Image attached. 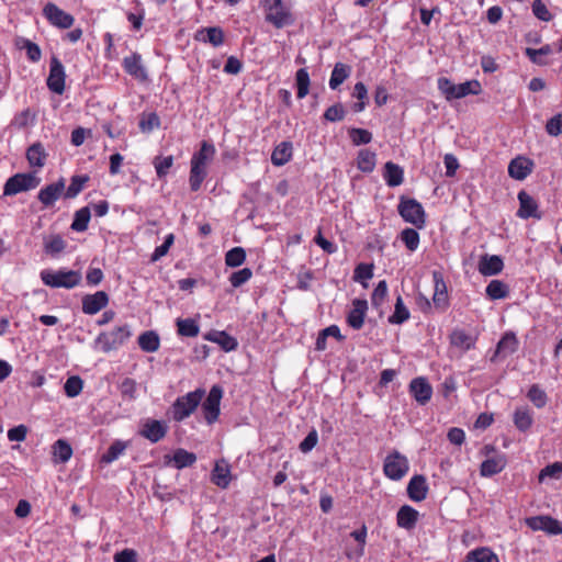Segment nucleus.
I'll list each match as a JSON object with an SVG mask.
<instances>
[{"instance_id":"ddd939ff","label":"nucleus","mask_w":562,"mask_h":562,"mask_svg":"<svg viewBox=\"0 0 562 562\" xmlns=\"http://www.w3.org/2000/svg\"><path fill=\"white\" fill-rule=\"evenodd\" d=\"M368 312V302L364 299H355L351 304V310L347 314L346 322L352 329L359 330L364 325V319Z\"/></svg>"},{"instance_id":"864d4df0","label":"nucleus","mask_w":562,"mask_h":562,"mask_svg":"<svg viewBox=\"0 0 562 562\" xmlns=\"http://www.w3.org/2000/svg\"><path fill=\"white\" fill-rule=\"evenodd\" d=\"M387 283L385 280H381L376 286L374 288L371 294V304L373 307L379 308L383 305L386 296H387Z\"/></svg>"},{"instance_id":"37998d69","label":"nucleus","mask_w":562,"mask_h":562,"mask_svg":"<svg viewBox=\"0 0 562 562\" xmlns=\"http://www.w3.org/2000/svg\"><path fill=\"white\" fill-rule=\"evenodd\" d=\"M215 155L214 145L203 142L199 151L193 154L191 162L207 166Z\"/></svg>"},{"instance_id":"bf43d9fd","label":"nucleus","mask_w":562,"mask_h":562,"mask_svg":"<svg viewBox=\"0 0 562 562\" xmlns=\"http://www.w3.org/2000/svg\"><path fill=\"white\" fill-rule=\"evenodd\" d=\"M153 164H154V167H155L158 178H164L168 175L170 168L173 166V157L172 156H166V157L157 156V157H155Z\"/></svg>"},{"instance_id":"58836bf2","label":"nucleus","mask_w":562,"mask_h":562,"mask_svg":"<svg viewBox=\"0 0 562 562\" xmlns=\"http://www.w3.org/2000/svg\"><path fill=\"white\" fill-rule=\"evenodd\" d=\"M376 165V155L369 149H361L357 157V167L362 172H372Z\"/></svg>"},{"instance_id":"7ed1b4c3","label":"nucleus","mask_w":562,"mask_h":562,"mask_svg":"<svg viewBox=\"0 0 562 562\" xmlns=\"http://www.w3.org/2000/svg\"><path fill=\"white\" fill-rule=\"evenodd\" d=\"M262 8L266 21L274 27L282 29L293 23L292 14L282 0H263Z\"/></svg>"},{"instance_id":"13d9d810","label":"nucleus","mask_w":562,"mask_h":562,"mask_svg":"<svg viewBox=\"0 0 562 562\" xmlns=\"http://www.w3.org/2000/svg\"><path fill=\"white\" fill-rule=\"evenodd\" d=\"M83 387V381L78 375L69 376L64 385L65 393L68 397L78 396Z\"/></svg>"},{"instance_id":"774afa93","label":"nucleus","mask_w":562,"mask_h":562,"mask_svg":"<svg viewBox=\"0 0 562 562\" xmlns=\"http://www.w3.org/2000/svg\"><path fill=\"white\" fill-rule=\"evenodd\" d=\"M546 131L550 136H558L562 134V114L559 113L548 120Z\"/></svg>"},{"instance_id":"f257e3e1","label":"nucleus","mask_w":562,"mask_h":562,"mask_svg":"<svg viewBox=\"0 0 562 562\" xmlns=\"http://www.w3.org/2000/svg\"><path fill=\"white\" fill-rule=\"evenodd\" d=\"M437 86L439 91L448 101L461 99L469 94H479L481 92V83L477 80H468L465 82L454 85L450 79L440 77L437 80Z\"/></svg>"},{"instance_id":"a19ab883","label":"nucleus","mask_w":562,"mask_h":562,"mask_svg":"<svg viewBox=\"0 0 562 562\" xmlns=\"http://www.w3.org/2000/svg\"><path fill=\"white\" fill-rule=\"evenodd\" d=\"M128 447L127 441L123 440H115L112 442V445L109 447L105 453L101 457V462L105 464H110L113 461L117 460L126 450Z\"/></svg>"},{"instance_id":"5701e85b","label":"nucleus","mask_w":562,"mask_h":562,"mask_svg":"<svg viewBox=\"0 0 562 562\" xmlns=\"http://www.w3.org/2000/svg\"><path fill=\"white\" fill-rule=\"evenodd\" d=\"M419 519V513L409 505H403L400 507L396 514V524L400 528L405 530H412L416 527Z\"/></svg>"},{"instance_id":"f8f14e48","label":"nucleus","mask_w":562,"mask_h":562,"mask_svg":"<svg viewBox=\"0 0 562 562\" xmlns=\"http://www.w3.org/2000/svg\"><path fill=\"white\" fill-rule=\"evenodd\" d=\"M526 525L535 531L542 530L554 536L562 533V524L550 516H535L527 518Z\"/></svg>"},{"instance_id":"f03ea898","label":"nucleus","mask_w":562,"mask_h":562,"mask_svg":"<svg viewBox=\"0 0 562 562\" xmlns=\"http://www.w3.org/2000/svg\"><path fill=\"white\" fill-rule=\"evenodd\" d=\"M42 281L50 288L74 289L81 282V273L75 270H43Z\"/></svg>"},{"instance_id":"6ab92c4d","label":"nucleus","mask_w":562,"mask_h":562,"mask_svg":"<svg viewBox=\"0 0 562 562\" xmlns=\"http://www.w3.org/2000/svg\"><path fill=\"white\" fill-rule=\"evenodd\" d=\"M168 427L164 422L147 419L139 431L140 436L153 443L160 441L167 434Z\"/></svg>"},{"instance_id":"9b49d317","label":"nucleus","mask_w":562,"mask_h":562,"mask_svg":"<svg viewBox=\"0 0 562 562\" xmlns=\"http://www.w3.org/2000/svg\"><path fill=\"white\" fill-rule=\"evenodd\" d=\"M222 396L223 390L218 385H214L203 402L202 412L207 424H213L215 420H217Z\"/></svg>"},{"instance_id":"09e8293b","label":"nucleus","mask_w":562,"mask_h":562,"mask_svg":"<svg viewBox=\"0 0 562 562\" xmlns=\"http://www.w3.org/2000/svg\"><path fill=\"white\" fill-rule=\"evenodd\" d=\"M178 333L184 337H196L200 333L198 323L192 318L177 321Z\"/></svg>"},{"instance_id":"4468645a","label":"nucleus","mask_w":562,"mask_h":562,"mask_svg":"<svg viewBox=\"0 0 562 562\" xmlns=\"http://www.w3.org/2000/svg\"><path fill=\"white\" fill-rule=\"evenodd\" d=\"M519 209L517 211V216L522 220L527 218H541V213L539 212L538 202L526 191H520L518 193Z\"/></svg>"},{"instance_id":"2eb2a0df","label":"nucleus","mask_w":562,"mask_h":562,"mask_svg":"<svg viewBox=\"0 0 562 562\" xmlns=\"http://www.w3.org/2000/svg\"><path fill=\"white\" fill-rule=\"evenodd\" d=\"M434 280V294H432V303L434 305L441 310L446 311L449 306V296L447 284L443 280V276L439 271L432 272Z\"/></svg>"},{"instance_id":"603ef678","label":"nucleus","mask_w":562,"mask_h":562,"mask_svg":"<svg viewBox=\"0 0 562 562\" xmlns=\"http://www.w3.org/2000/svg\"><path fill=\"white\" fill-rule=\"evenodd\" d=\"M527 397L537 408H542L548 403L547 393L538 384H532L529 387Z\"/></svg>"},{"instance_id":"0e129e2a","label":"nucleus","mask_w":562,"mask_h":562,"mask_svg":"<svg viewBox=\"0 0 562 562\" xmlns=\"http://www.w3.org/2000/svg\"><path fill=\"white\" fill-rule=\"evenodd\" d=\"M252 277V271L250 268H243L238 271H235L229 277V282L233 288H239L243 284L247 283Z\"/></svg>"},{"instance_id":"c03bdc74","label":"nucleus","mask_w":562,"mask_h":562,"mask_svg":"<svg viewBox=\"0 0 562 562\" xmlns=\"http://www.w3.org/2000/svg\"><path fill=\"white\" fill-rule=\"evenodd\" d=\"M485 292L491 300H502L507 297V295L509 294V289L508 285L503 281L492 280L487 284Z\"/></svg>"},{"instance_id":"423d86ee","label":"nucleus","mask_w":562,"mask_h":562,"mask_svg":"<svg viewBox=\"0 0 562 562\" xmlns=\"http://www.w3.org/2000/svg\"><path fill=\"white\" fill-rule=\"evenodd\" d=\"M204 391L195 390L178 397L172 405V417L177 422L188 418L198 407Z\"/></svg>"},{"instance_id":"c85d7f7f","label":"nucleus","mask_w":562,"mask_h":562,"mask_svg":"<svg viewBox=\"0 0 562 562\" xmlns=\"http://www.w3.org/2000/svg\"><path fill=\"white\" fill-rule=\"evenodd\" d=\"M518 345L519 341L513 331L505 333L497 344L495 357L513 355L518 349Z\"/></svg>"},{"instance_id":"b1692460","label":"nucleus","mask_w":562,"mask_h":562,"mask_svg":"<svg viewBox=\"0 0 562 562\" xmlns=\"http://www.w3.org/2000/svg\"><path fill=\"white\" fill-rule=\"evenodd\" d=\"M504 268L503 259L496 255H484L481 257L477 270L482 276H495Z\"/></svg>"},{"instance_id":"39448f33","label":"nucleus","mask_w":562,"mask_h":562,"mask_svg":"<svg viewBox=\"0 0 562 562\" xmlns=\"http://www.w3.org/2000/svg\"><path fill=\"white\" fill-rule=\"evenodd\" d=\"M131 337L128 325L115 327L113 330L103 331L95 338V345L104 352L116 349Z\"/></svg>"},{"instance_id":"49530a36","label":"nucleus","mask_w":562,"mask_h":562,"mask_svg":"<svg viewBox=\"0 0 562 562\" xmlns=\"http://www.w3.org/2000/svg\"><path fill=\"white\" fill-rule=\"evenodd\" d=\"M90 217L91 211L89 206L79 209L75 213L71 229L75 232H85L88 228Z\"/></svg>"},{"instance_id":"5fc2aeb1","label":"nucleus","mask_w":562,"mask_h":562,"mask_svg":"<svg viewBox=\"0 0 562 562\" xmlns=\"http://www.w3.org/2000/svg\"><path fill=\"white\" fill-rule=\"evenodd\" d=\"M401 240L409 251H415L419 246L420 237L416 229L405 228L401 233Z\"/></svg>"},{"instance_id":"0eeeda50","label":"nucleus","mask_w":562,"mask_h":562,"mask_svg":"<svg viewBox=\"0 0 562 562\" xmlns=\"http://www.w3.org/2000/svg\"><path fill=\"white\" fill-rule=\"evenodd\" d=\"M408 470V459L397 450L390 452L385 457L383 463V472L384 475L390 480L400 481L407 474Z\"/></svg>"},{"instance_id":"a18cd8bd","label":"nucleus","mask_w":562,"mask_h":562,"mask_svg":"<svg viewBox=\"0 0 562 562\" xmlns=\"http://www.w3.org/2000/svg\"><path fill=\"white\" fill-rule=\"evenodd\" d=\"M206 167L191 162L189 183L192 191H198L206 177Z\"/></svg>"},{"instance_id":"de8ad7c7","label":"nucleus","mask_w":562,"mask_h":562,"mask_svg":"<svg viewBox=\"0 0 562 562\" xmlns=\"http://www.w3.org/2000/svg\"><path fill=\"white\" fill-rule=\"evenodd\" d=\"M171 461L175 468L183 469L192 465L196 461V456L180 448L173 452Z\"/></svg>"},{"instance_id":"69168bd1","label":"nucleus","mask_w":562,"mask_h":562,"mask_svg":"<svg viewBox=\"0 0 562 562\" xmlns=\"http://www.w3.org/2000/svg\"><path fill=\"white\" fill-rule=\"evenodd\" d=\"M160 126V119L156 113L144 115L139 121V128L144 133H149Z\"/></svg>"},{"instance_id":"6e6d98bb","label":"nucleus","mask_w":562,"mask_h":562,"mask_svg":"<svg viewBox=\"0 0 562 562\" xmlns=\"http://www.w3.org/2000/svg\"><path fill=\"white\" fill-rule=\"evenodd\" d=\"M89 180L87 176H74L71 182L65 191V198L72 199L77 196L85 188L86 182Z\"/></svg>"},{"instance_id":"c9c22d12","label":"nucleus","mask_w":562,"mask_h":562,"mask_svg":"<svg viewBox=\"0 0 562 562\" xmlns=\"http://www.w3.org/2000/svg\"><path fill=\"white\" fill-rule=\"evenodd\" d=\"M205 339L216 342L225 351L235 350L238 346L237 340L226 331H215L209 334L207 336H205Z\"/></svg>"},{"instance_id":"9d476101","label":"nucleus","mask_w":562,"mask_h":562,"mask_svg":"<svg viewBox=\"0 0 562 562\" xmlns=\"http://www.w3.org/2000/svg\"><path fill=\"white\" fill-rule=\"evenodd\" d=\"M43 15L55 27L67 30L74 25L75 18L55 3H47L43 8Z\"/></svg>"},{"instance_id":"8fccbe9b","label":"nucleus","mask_w":562,"mask_h":562,"mask_svg":"<svg viewBox=\"0 0 562 562\" xmlns=\"http://www.w3.org/2000/svg\"><path fill=\"white\" fill-rule=\"evenodd\" d=\"M296 95L299 99H303L308 94L310 91V75L305 68H300L295 75Z\"/></svg>"},{"instance_id":"473e14b6","label":"nucleus","mask_w":562,"mask_h":562,"mask_svg":"<svg viewBox=\"0 0 562 562\" xmlns=\"http://www.w3.org/2000/svg\"><path fill=\"white\" fill-rule=\"evenodd\" d=\"M463 562H499V560L490 548L481 547L468 552Z\"/></svg>"},{"instance_id":"052dcab7","label":"nucleus","mask_w":562,"mask_h":562,"mask_svg":"<svg viewBox=\"0 0 562 562\" xmlns=\"http://www.w3.org/2000/svg\"><path fill=\"white\" fill-rule=\"evenodd\" d=\"M373 277V265L368 263H359L353 273V280L357 282H361L364 288L368 286V284L364 281H368L372 279Z\"/></svg>"},{"instance_id":"1a4fd4ad","label":"nucleus","mask_w":562,"mask_h":562,"mask_svg":"<svg viewBox=\"0 0 562 562\" xmlns=\"http://www.w3.org/2000/svg\"><path fill=\"white\" fill-rule=\"evenodd\" d=\"M65 68L57 56L53 55L49 63V75L46 81L47 87L52 92L63 94L65 91Z\"/></svg>"},{"instance_id":"4c0bfd02","label":"nucleus","mask_w":562,"mask_h":562,"mask_svg":"<svg viewBox=\"0 0 562 562\" xmlns=\"http://www.w3.org/2000/svg\"><path fill=\"white\" fill-rule=\"evenodd\" d=\"M350 72L351 68L348 65L337 63L329 78L330 89L336 90L350 76Z\"/></svg>"},{"instance_id":"79ce46f5","label":"nucleus","mask_w":562,"mask_h":562,"mask_svg":"<svg viewBox=\"0 0 562 562\" xmlns=\"http://www.w3.org/2000/svg\"><path fill=\"white\" fill-rule=\"evenodd\" d=\"M411 317V313L408 308L405 306L404 301L401 295L396 297L394 312L389 316V323L394 325H401L408 321Z\"/></svg>"},{"instance_id":"f704fd0d","label":"nucleus","mask_w":562,"mask_h":562,"mask_svg":"<svg viewBox=\"0 0 562 562\" xmlns=\"http://www.w3.org/2000/svg\"><path fill=\"white\" fill-rule=\"evenodd\" d=\"M506 460L504 457L491 458L482 462L480 473L482 476H492L504 470Z\"/></svg>"},{"instance_id":"e433bc0d","label":"nucleus","mask_w":562,"mask_h":562,"mask_svg":"<svg viewBox=\"0 0 562 562\" xmlns=\"http://www.w3.org/2000/svg\"><path fill=\"white\" fill-rule=\"evenodd\" d=\"M450 342L452 346L467 351L474 347L475 339L464 330L456 329L450 335Z\"/></svg>"},{"instance_id":"393cba45","label":"nucleus","mask_w":562,"mask_h":562,"mask_svg":"<svg viewBox=\"0 0 562 562\" xmlns=\"http://www.w3.org/2000/svg\"><path fill=\"white\" fill-rule=\"evenodd\" d=\"M194 37L196 41L210 43L214 47L221 46L224 43L223 30L217 26L201 29Z\"/></svg>"},{"instance_id":"2f4dec72","label":"nucleus","mask_w":562,"mask_h":562,"mask_svg":"<svg viewBox=\"0 0 562 562\" xmlns=\"http://www.w3.org/2000/svg\"><path fill=\"white\" fill-rule=\"evenodd\" d=\"M350 536L359 543L355 550H347L346 557L349 560H359L364 554V546L367 542V528L362 526L360 529L353 530Z\"/></svg>"},{"instance_id":"bb28decb","label":"nucleus","mask_w":562,"mask_h":562,"mask_svg":"<svg viewBox=\"0 0 562 562\" xmlns=\"http://www.w3.org/2000/svg\"><path fill=\"white\" fill-rule=\"evenodd\" d=\"M513 422L519 431L526 432L533 424L532 412L526 406L517 407L513 414Z\"/></svg>"},{"instance_id":"aec40b11","label":"nucleus","mask_w":562,"mask_h":562,"mask_svg":"<svg viewBox=\"0 0 562 562\" xmlns=\"http://www.w3.org/2000/svg\"><path fill=\"white\" fill-rule=\"evenodd\" d=\"M109 304V295L104 291L88 294L82 299V312L87 315H94Z\"/></svg>"},{"instance_id":"72a5a7b5","label":"nucleus","mask_w":562,"mask_h":562,"mask_svg":"<svg viewBox=\"0 0 562 562\" xmlns=\"http://www.w3.org/2000/svg\"><path fill=\"white\" fill-rule=\"evenodd\" d=\"M138 346L145 352H156L160 347V339L156 331L148 330L139 335Z\"/></svg>"},{"instance_id":"20e7f679","label":"nucleus","mask_w":562,"mask_h":562,"mask_svg":"<svg viewBox=\"0 0 562 562\" xmlns=\"http://www.w3.org/2000/svg\"><path fill=\"white\" fill-rule=\"evenodd\" d=\"M398 214L402 218L417 228H424L426 225V213L423 205L415 199L401 198Z\"/></svg>"},{"instance_id":"4d7b16f0","label":"nucleus","mask_w":562,"mask_h":562,"mask_svg":"<svg viewBox=\"0 0 562 562\" xmlns=\"http://www.w3.org/2000/svg\"><path fill=\"white\" fill-rule=\"evenodd\" d=\"M552 53V49L550 45H544L540 47L539 49L527 47L525 49V54L528 56V58L537 65H546L547 61L543 59L544 56Z\"/></svg>"},{"instance_id":"c756f323","label":"nucleus","mask_w":562,"mask_h":562,"mask_svg":"<svg viewBox=\"0 0 562 562\" xmlns=\"http://www.w3.org/2000/svg\"><path fill=\"white\" fill-rule=\"evenodd\" d=\"M292 143L282 142L274 147L271 154L272 165L280 167L289 162L292 158Z\"/></svg>"},{"instance_id":"338daca9","label":"nucleus","mask_w":562,"mask_h":562,"mask_svg":"<svg viewBox=\"0 0 562 562\" xmlns=\"http://www.w3.org/2000/svg\"><path fill=\"white\" fill-rule=\"evenodd\" d=\"M531 9H532L533 15L543 22H549L553 18L542 0H533L532 4H531Z\"/></svg>"},{"instance_id":"a878e982","label":"nucleus","mask_w":562,"mask_h":562,"mask_svg":"<svg viewBox=\"0 0 562 562\" xmlns=\"http://www.w3.org/2000/svg\"><path fill=\"white\" fill-rule=\"evenodd\" d=\"M65 191V181L63 179L52 183L41 190L38 199L45 205H52Z\"/></svg>"},{"instance_id":"cd10ccee","label":"nucleus","mask_w":562,"mask_h":562,"mask_svg":"<svg viewBox=\"0 0 562 562\" xmlns=\"http://www.w3.org/2000/svg\"><path fill=\"white\" fill-rule=\"evenodd\" d=\"M383 178L389 187H398L404 181V170L398 165L387 161L384 165Z\"/></svg>"},{"instance_id":"412c9836","label":"nucleus","mask_w":562,"mask_h":562,"mask_svg":"<svg viewBox=\"0 0 562 562\" xmlns=\"http://www.w3.org/2000/svg\"><path fill=\"white\" fill-rule=\"evenodd\" d=\"M211 481L217 487L226 490L232 482L231 465L224 459L215 462L211 473Z\"/></svg>"},{"instance_id":"ea45409f","label":"nucleus","mask_w":562,"mask_h":562,"mask_svg":"<svg viewBox=\"0 0 562 562\" xmlns=\"http://www.w3.org/2000/svg\"><path fill=\"white\" fill-rule=\"evenodd\" d=\"M72 456L71 446L64 439H58L53 445V458L56 463H65L70 460Z\"/></svg>"},{"instance_id":"f3484780","label":"nucleus","mask_w":562,"mask_h":562,"mask_svg":"<svg viewBox=\"0 0 562 562\" xmlns=\"http://www.w3.org/2000/svg\"><path fill=\"white\" fill-rule=\"evenodd\" d=\"M409 393L418 404L425 405L431 398L432 387L426 378L418 376L411 381Z\"/></svg>"},{"instance_id":"e2e57ef3","label":"nucleus","mask_w":562,"mask_h":562,"mask_svg":"<svg viewBox=\"0 0 562 562\" xmlns=\"http://www.w3.org/2000/svg\"><path fill=\"white\" fill-rule=\"evenodd\" d=\"M349 136L353 145H366L372 140V134L368 130L364 128H351L349 131Z\"/></svg>"},{"instance_id":"a211bd4d","label":"nucleus","mask_w":562,"mask_h":562,"mask_svg":"<svg viewBox=\"0 0 562 562\" xmlns=\"http://www.w3.org/2000/svg\"><path fill=\"white\" fill-rule=\"evenodd\" d=\"M533 161L525 156H517L508 165V175L515 180H525L533 169Z\"/></svg>"},{"instance_id":"4be33fe9","label":"nucleus","mask_w":562,"mask_h":562,"mask_svg":"<svg viewBox=\"0 0 562 562\" xmlns=\"http://www.w3.org/2000/svg\"><path fill=\"white\" fill-rule=\"evenodd\" d=\"M428 484L424 475H414L407 484V495L414 502L426 499Z\"/></svg>"},{"instance_id":"7c9ffc66","label":"nucleus","mask_w":562,"mask_h":562,"mask_svg":"<svg viewBox=\"0 0 562 562\" xmlns=\"http://www.w3.org/2000/svg\"><path fill=\"white\" fill-rule=\"evenodd\" d=\"M66 247V243L60 235H48L43 237L44 252L50 257H57Z\"/></svg>"},{"instance_id":"680f3d73","label":"nucleus","mask_w":562,"mask_h":562,"mask_svg":"<svg viewBox=\"0 0 562 562\" xmlns=\"http://www.w3.org/2000/svg\"><path fill=\"white\" fill-rule=\"evenodd\" d=\"M353 97L359 100V102H357L353 105L355 112L363 111L367 105V100H368V90H367V87L364 86V83L357 82L355 85Z\"/></svg>"},{"instance_id":"6e6552de","label":"nucleus","mask_w":562,"mask_h":562,"mask_svg":"<svg viewBox=\"0 0 562 562\" xmlns=\"http://www.w3.org/2000/svg\"><path fill=\"white\" fill-rule=\"evenodd\" d=\"M35 187V171L16 173L10 177L3 187L4 195H15L29 191Z\"/></svg>"},{"instance_id":"dca6fc26","label":"nucleus","mask_w":562,"mask_h":562,"mask_svg":"<svg viewBox=\"0 0 562 562\" xmlns=\"http://www.w3.org/2000/svg\"><path fill=\"white\" fill-rule=\"evenodd\" d=\"M122 66L134 79L140 82H146L148 80L147 70L142 63V56L138 53H133L130 56L124 57Z\"/></svg>"},{"instance_id":"3c124183","label":"nucleus","mask_w":562,"mask_h":562,"mask_svg":"<svg viewBox=\"0 0 562 562\" xmlns=\"http://www.w3.org/2000/svg\"><path fill=\"white\" fill-rule=\"evenodd\" d=\"M246 261V251L243 247H234L225 255V265L231 268L241 266Z\"/></svg>"}]
</instances>
